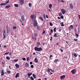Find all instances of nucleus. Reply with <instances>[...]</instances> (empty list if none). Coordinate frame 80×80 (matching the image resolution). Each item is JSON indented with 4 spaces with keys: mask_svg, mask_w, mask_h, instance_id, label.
Masks as SVG:
<instances>
[{
    "mask_svg": "<svg viewBox=\"0 0 80 80\" xmlns=\"http://www.w3.org/2000/svg\"><path fill=\"white\" fill-rule=\"evenodd\" d=\"M33 55H35V52H33Z\"/></svg>",
    "mask_w": 80,
    "mask_h": 80,
    "instance_id": "64",
    "label": "nucleus"
},
{
    "mask_svg": "<svg viewBox=\"0 0 80 80\" xmlns=\"http://www.w3.org/2000/svg\"><path fill=\"white\" fill-rule=\"evenodd\" d=\"M39 18L40 20H42V21H43V18L42 17H39Z\"/></svg>",
    "mask_w": 80,
    "mask_h": 80,
    "instance_id": "22",
    "label": "nucleus"
},
{
    "mask_svg": "<svg viewBox=\"0 0 80 80\" xmlns=\"http://www.w3.org/2000/svg\"><path fill=\"white\" fill-rule=\"evenodd\" d=\"M30 78L32 80H34V78H33L32 77H31Z\"/></svg>",
    "mask_w": 80,
    "mask_h": 80,
    "instance_id": "31",
    "label": "nucleus"
},
{
    "mask_svg": "<svg viewBox=\"0 0 80 80\" xmlns=\"http://www.w3.org/2000/svg\"><path fill=\"white\" fill-rule=\"evenodd\" d=\"M54 36L55 37H58V36L57 35V33H55L54 34Z\"/></svg>",
    "mask_w": 80,
    "mask_h": 80,
    "instance_id": "14",
    "label": "nucleus"
},
{
    "mask_svg": "<svg viewBox=\"0 0 80 80\" xmlns=\"http://www.w3.org/2000/svg\"><path fill=\"white\" fill-rule=\"evenodd\" d=\"M34 36L35 37H37V33H35L34 34Z\"/></svg>",
    "mask_w": 80,
    "mask_h": 80,
    "instance_id": "49",
    "label": "nucleus"
},
{
    "mask_svg": "<svg viewBox=\"0 0 80 80\" xmlns=\"http://www.w3.org/2000/svg\"><path fill=\"white\" fill-rule=\"evenodd\" d=\"M25 66L26 67H29V64L28 63H25Z\"/></svg>",
    "mask_w": 80,
    "mask_h": 80,
    "instance_id": "8",
    "label": "nucleus"
},
{
    "mask_svg": "<svg viewBox=\"0 0 80 80\" xmlns=\"http://www.w3.org/2000/svg\"><path fill=\"white\" fill-rule=\"evenodd\" d=\"M58 19H60V17H58Z\"/></svg>",
    "mask_w": 80,
    "mask_h": 80,
    "instance_id": "60",
    "label": "nucleus"
},
{
    "mask_svg": "<svg viewBox=\"0 0 80 80\" xmlns=\"http://www.w3.org/2000/svg\"><path fill=\"white\" fill-rule=\"evenodd\" d=\"M27 62H28V60H29V58L28 57L27 58Z\"/></svg>",
    "mask_w": 80,
    "mask_h": 80,
    "instance_id": "40",
    "label": "nucleus"
},
{
    "mask_svg": "<svg viewBox=\"0 0 80 80\" xmlns=\"http://www.w3.org/2000/svg\"><path fill=\"white\" fill-rule=\"evenodd\" d=\"M59 60L57 59H56L54 61L55 63H56V62H58Z\"/></svg>",
    "mask_w": 80,
    "mask_h": 80,
    "instance_id": "21",
    "label": "nucleus"
},
{
    "mask_svg": "<svg viewBox=\"0 0 80 80\" xmlns=\"http://www.w3.org/2000/svg\"><path fill=\"white\" fill-rule=\"evenodd\" d=\"M6 58L7 60H10V57L8 56L6 57Z\"/></svg>",
    "mask_w": 80,
    "mask_h": 80,
    "instance_id": "25",
    "label": "nucleus"
},
{
    "mask_svg": "<svg viewBox=\"0 0 80 80\" xmlns=\"http://www.w3.org/2000/svg\"><path fill=\"white\" fill-rule=\"evenodd\" d=\"M9 55H12V53H10L9 54Z\"/></svg>",
    "mask_w": 80,
    "mask_h": 80,
    "instance_id": "63",
    "label": "nucleus"
},
{
    "mask_svg": "<svg viewBox=\"0 0 80 80\" xmlns=\"http://www.w3.org/2000/svg\"><path fill=\"white\" fill-rule=\"evenodd\" d=\"M51 71L52 72V73H54L55 71L51 70Z\"/></svg>",
    "mask_w": 80,
    "mask_h": 80,
    "instance_id": "55",
    "label": "nucleus"
},
{
    "mask_svg": "<svg viewBox=\"0 0 80 80\" xmlns=\"http://www.w3.org/2000/svg\"><path fill=\"white\" fill-rule=\"evenodd\" d=\"M9 0H8V1L7 2H6V3H9Z\"/></svg>",
    "mask_w": 80,
    "mask_h": 80,
    "instance_id": "58",
    "label": "nucleus"
},
{
    "mask_svg": "<svg viewBox=\"0 0 80 80\" xmlns=\"http://www.w3.org/2000/svg\"><path fill=\"white\" fill-rule=\"evenodd\" d=\"M40 45V42H37V45L38 46V45Z\"/></svg>",
    "mask_w": 80,
    "mask_h": 80,
    "instance_id": "33",
    "label": "nucleus"
},
{
    "mask_svg": "<svg viewBox=\"0 0 80 80\" xmlns=\"http://www.w3.org/2000/svg\"><path fill=\"white\" fill-rule=\"evenodd\" d=\"M14 61L15 62H17L18 61V59H17V60H14Z\"/></svg>",
    "mask_w": 80,
    "mask_h": 80,
    "instance_id": "36",
    "label": "nucleus"
},
{
    "mask_svg": "<svg viewBox=\"0 0 80 80\" xmlns=\"http://www.w3.org/2000/svg\"><path fill=\"white\" fill-rule=\"evenodd\" d=\"M61 51L62 52H63V50H62V49H61Z\"/></svg>",
    "mask_w": 80,
    "mask_h": 80,
    "instance_id": "54",
    "label": "nucleus"
},
{
    "mask_svg": "<svg viewBox=\"0 0 80 80\" xmlns=\"http://www.w3.org/2000/svg\"><path fill=\"white\" fill-rule=\"evenodd\" d=\"M74 41H78V39H74Z\"/></svg>",
    "mask_w": 80,
    "mask_h": 80,
    "instance_id": "51",
    "label": "nucleus"
},
{
    "mask_svg": "<svg viewBox=\"0 0 80 80\" xmlns=\"http://www.w3.org/2000/svg\"><path fill=\"white\" fill-rule=\"evenodd\" d=\"M14 6L15 7H18V5L15 4H14Z\"/></svg>",
    "mask_w": 80,
    "mask_h": 80,
    "instance_id": "23",
    "label": "nucleus"
},
{
    "mask_svg": "<svg viewBox=\"0 0 80 80\" xmlns=\"http://www.w3.org/2000/svg\"><path fill=\"white\" fill-rule=\"evenodd\" d=\"M19 2L21 5H23L24 3V1L23 0H20Z\"/></svg>",
    "mask_w": 80,
    "mask_h": 80,
    "instance_id": "5",
    "label": "nucleus"
},
{
    "mask_svg": "<svg viewBox=\"0 0 80 80\" xmlns=\"http://www.w3.org/2000/svg\"><path fill=\"white\" fill-rule=\"evenodd\" d=\"M61 2H65V1H63V0H61Z\"/></svg>",
    "mask_w": 80,
    "mask_h": 80,
    "instance_id": "52",
    "label": "nucleus"
},
{
    "mask_svg": "<svg viewBox=\"0 0 80 80\" xmlns=\"http://www.w3.org/2000/svg\"><path fill=\"white\" fill-rule=\"evenodd\" d=\"M7 5V3H2L0 5Z\"/></svg>",
    "mask_w": 80,
    "mask_h": 80,
    "instance_id": "18",
    "label": "nucleus"
},
{
    "mask_svg": "<svg viewBox=\"0 0 80 80\" xmlns=\"http://www.w3.org/2000/svg\"><path fill=\"white\" fill-rule=\"evenodd\" d=\"M61 18H62V19L63 18H64L63 16H61Z\"/></svg>",
    "mask_w": 80,
    "mask_h": 80,
    "instance_id": "48",
    "label": "nucleus"
},
{
    "mask_svg": "<svg viewBox=\"0 0 80 80\" xmlns=\"http://www.w3.org/2000/svg\"><path fill=\"white\" fill-rule=\"evenodd\" d=\"M34 40H37V38H36L34 37Z\"/></svg>",
    "mask_w": 80,
    "mask_h": 80,
    "instance_id": "61",
    "label": "nucleus"
},
{
    "mask_svg": "<svg viewBox=\"0 0 80 80\" xmlns=\"http://www.w3.org/2000/svg\"><path fill=\"white\" fill-rule=\"evenodd\" d=\"M75 35H76V36H77V37H78V34H77V33H76Z\"/></svg>",
    "mask_w": 80,
    "mask_h": 80,
    "instance_id": "44",
    "label": "nucleus"
},
{
    "mask_svg": "<svg viewBox=\"0 0 80 80\" xmlns=\"http://www.w3.org/2000/svg\"><path fill=\"white\" fill-rule=\"evenodd\" d=\"M15 77L16 78H18V77H19V73H18L15 76Z\"/></svg>",
    "mask_w": 80,
    "mask_h": 80,
    "instance_id": "13",
    "label": "nucleus"
},
{
    "mask_svg": "<svg viewBox=\"0 0 80 80\" xmlns=\"http://www.w3.org/2000/svg\"><path fill=\"white\" fill-rule=\"evenodd\" d=\"M47 72H50V70H48L47 71Z\"/></svg>",
    "mask_w": 80,
    "mask_h": 80,
    "instance_id": "57",
    "label": "nucleus"
},
{
    "mask_svg": "<svg viewBox=\"0 0 80 80\" xmlns=\"http://www.w3.org/2000/svg\"><path fill=\"white\" fill-rule=\"evenodd\" d=\"M46 17L47 18H48V15H46Z\"/></svg>",
    "mask_w": 80,
    "mask_h": 80,
    "instance_id": "50",
    "label": "nucleus"
},
{
    "mask_svg": "<svg viewBox=\"0 0 80 80\" xmlns=\"http://www.w3.org/2000/svg\"><path fill=\"white\" fill-rule=\"evenodd\" d=\"M10 6L8 5L7 6H6L5 7V8H10Z\"/></svg>",
    "mask_w": 80,
    "mask_h": 80,
    "instance_id": "19",
    "label": "nucleus"
},
{
    "mask_svg": "<svg viewBox=\"0 0 80 80\" xmlns=\"http://www.w3.org/2000/svg\"><path fill=\"white\" fill-rule=\"evenodd\" d=\"M53 30H52V29H51V33H53Z\"/></svg>",
    "mask_w": 80,
    "mask_h": 80,
    "instance_id": "43",
    "label": "nucleus"
},
{
    "mask_svg": "<svg viewBox=\"0 0 80 80\" xmlns=\"http://www.w3.org/2000/svg\"><path fill=\"white\" fill-rule=\"evenodd\" d=\"M50 26H53V24L51 22H50Z\"/></svg>",
    "mask_w": 80,
    "mask_h": 80,
    "instance_id": "32",
    "label": "nucleus"
},
{
    "mask_svg": "<svg viewBox=\"0 0 80 80\" xmlns=\"http://www.w3.org/2000/svg\"><path fill=\"white\" fill-rule=\"evenodd\" d=\"M61 12L62 14H63V15H64V14H65V13H66V11H65V10L64 9H62Z\"/></svg>",
    "mask_w": 80,
    "mask_h": 80,
    "instance_id": "3",
    "label": "nucleus"
},
{
    "mask_svg": "<svg viewBox=\"0 0 80 80\" xmlns=\"http://www.w3.org/2000/svg\"><path fill=\"white\" fill-rule=\"evenodd\" d=\"M71 28L72 29H73V26L72 25H71L70 26Z\"/></svg>",
    "mask_w": 80,
    "mask_h": 80,
    "instance_id": "29",
    "label": "nucleus"
},
{
    "mask_svg": "<svg viewBox=\"0 0 80 80\" xmlns=\"http://www.w3.org/2000/svg\"><path fill=\"white\" fill-rule=\"evenodd\" d=\"M31 6H32V4H31V3H29V7H31Z\"/></svg>",
    "mask_w": 80,
    "mask_h": 80,
    "instance_id": "34",
    "label": "nucleus"
},
{
    "mask_svg": "<svg viewBox=\"0 0 80 80\" xmlns=\"http://www.w3.org/2000/svg\"><path fill=\"white\" fill-rule=\"evenodd\" d=\"M31 68H33L34 66H33V65H32L31 66Z\"/></svg>",
    "mask_w": 80,
    "mask_h": 80,
    "instance_id": "41",
    "label": "nucleus"
},
{
    "mask_svg": "<svg viewBox=\"0 0 80 80\" xmlns=\"http://www.w3.org/2000/svg\"><path fill=\"white\" fill-rule=\"evenodd\" d=\"M30 65H32L33 64V62H30Z\"/></svg>",
    "mask_w": 80,
    "mask_h": 80,
    "instance_id": "45",
    "label": "nucleus"
},
{
    "mask_svg": "<svg viewBox=\"0 0 80 80\" xmlns=\"http://www.w3.org/2000/svg\"><path fill=\"white\" fill-rule=\"evenodd\" d=\"M78 16H79V20H80V15H79Z\"/></svg>",
    "mask_w": 80,
    "mask_h": 80,
    "instance_id": "56",
    "label": "nucleus"
},
{
    "mask_svg": "<svg viewBox=\"0 0 80 80\" xmlns=\"http://www.w3.org/2000/svg\"><path fill=\"white\" fill-rule=\"evenodd\" d=\"M6 32L7 33H9V31H8V28H7V29H6Z\"/></svg>",
    "mask_w": 80,
    "mask_h": 80,
    "instance_id": "24",
    "label": "nucleus"
},
{
    "mask_svg": "<svg viewBox=\"0 0 80 80\" xmlns=\"http://www.w3.org/2000/svg\"><path fill=\"white\" fill-rule=\"evenodd\" d=\"M74 56L75 57H77V54H76L75 53H74Z\"/></svg>",
    "mask_w": 80,
    "mask_h": 80,
    "instance_id": "30",
    "label": "nucleus"
},
{
    "mask_svg": "<svg viewBox=\"0 0 80 80\" xmlns=\"http://www.w3.org/2000/svg\"><path fill=\"white\" fill-rule=\"evenodd\" d=\"M44 79H45V80H47V78H44Z\"/></svg>",
    "mask_w": 80,
    "mask_h": 80,
    "instance_id": "62",
    "label": "nucleus"
},
{
    "mask_svg": "<svg viewBox=\"0 0 80 80\" xmlns=\"http://www.w3.org/2000/svg\"><path fill=\"white\" fill-rule=\"evenodd\" d=\"M7 72L8 73H11V71H7Z\"/></svg>",
    "mask_w": 80,
    "mask_h": 80,
    "instance_id": "42",
    "label": "nucleus"
},
{
    "mask_svg": "<svg viewBox=\"0 0 80 80\" xmlns=\"http://www.w3.org/2000/svg\"><path fill=\"white\" fill-rule=\"evenodd\" d=\"M9 52H7L4 53V55H8Z\"/></svg>",
    "mask_w": 80,
    "mask_h": 80,
    "instance_id": "39",
    "label": "nucleus"
},
{
    "mask_svg": "<svg viewBox=\"0 0 80 80\" xmlns=\"http://www.w3.org/2000/svg\"><path fill=\"white\" fill-rule=\"evenodd\" d=\"M56 28H57L56 27L54 28L53 31H54V32H56Z\"/></svg>",
    "mask_w": 80,
    "mask_h": 80,
    "instance_id": "28",
    "label": "nucleus"
},
{
    "mask_svg": "<svg viewBox=\"0 0 80 80\" xmlns=\"http://www.w3.org/2000/svg\"><path fill=\"white\" fill-rule=\"evenodd\" d=\"M33 23V25L34 27H37V21H34Z\"/></svg>",
    "mask_w": 80,
    "mask_h": 80,
    "instance_id": "4",
    "label": "nucleus"
},
{
    "mask_svg": "<svg viewBox=\"0 0 80 80\" xmlns=\"http://www.w3.org/2000/svg\"><path fill=\"white\" fill-rule=\"evenodd\" d=\"M52 4H49V8H52Z\"/></svg>",
    "mask_w": 80,
    "mask_h": 80,
    "instance_id": "17",
    "label": "nucleus"
},
{
    "mask_svg": "<svg viewBox=\"0 0 80 80\" xmlns=\"http://www.w3.org/2000/svg\"><path fill=\"white\" fill-rule=\"evenodd\" d=\"M22 59L24 61H25V60H26V58H22Z\"/></svg>",
    "mask_w": 80,
    "mask_h": 80,
    "instance_id": "35",
    "label": "nucleus"
},
{
    "mask_svg": "<svg viewBox=\"0 0 80 80\" xmlns=\"http://www.w3.org/2000/svg\"><path fill=\"white\" fill-rule=\"evenodd\" d=\"M21 19L22 21H24L25 20V18H24V16L22 15L21 16Z\"/></svg>",
    "mask_w": 80,
    "mask_h": 80,
    "instance_id": "10",
    "label": "nucleus"
},
{
    "mask_svg": "<svg viewBox=\"0 0 80 80\" xmlns=\"http://www.w3.org/2000/svg\"><path fill=\"white\" fill-rule=\"evenodd\" d=\"M7 28H8V26H6V29H7Z\"/></svg>",
    "mask_w": 80,
    "mask_h": 80,
    "instance_id": "59",
    "label": "nucleus"
},
{
    "mask_svg": "<svg viewBox=\"0 0 80 80\" xmlns=\"http://www.w3.org/2000/svg\"><path fill=\"white\" fill-rule=\"evenodd\" d=\"M34 49L36 51H38V52H40V51H42L43 49L42 48H37V47H35L34 48Z\"/></svg>",
    "mask_w": 80,
    "mask_h": 80,
    "instance_id": "1",
    "label": "nucleus"
},
{
    "mask_svg": "<svg viewBox=\"0 0 80 80\" xmlns=\"http://www.w3.org/2000/svg\"><path fill=\"white\" fill-rule=\"evenodd\" d=\"M59 16H62V13L61 12L59 13Z\"/></svg>",
    "mask_w": 80,
    "mask_h": 80,
    "instance_id": "37",
    "label": "nucleus"
},
{
    "mask_svg": "<svg viewBox=\"0 0 80 80\" xmlns=\"http://www.w3.org/2000/svg\"><path fill=\"white\" fill-rule=\"evenodd\" d=\"M61 26H62V27H64V24H63V22H61Z\"/></svg>",
    "mask_w": 80,
    "mask_h": 80,
    "instance_id": "26",
    "label": "nucleus"
},
{
    "mask_svg": "<svg viewBox=\"0 0 80 80\" xmlns=\"http://www.w3.org/2000/svg\"><path fill=\"white\" fill-rule=\"evenodd\" d=\"M31 18L32 19V20H35V19H34V18H33V15H32L31 16Z\"/></svg>",
    "mask_w": 80,
    "mask_h": 80,
    "instance_id": "16",
    "label": "nucleus"
},
{
    "mask_svg": "<svg viewBox=\"0 0 80 80\" xmlns=\"http://www.w3.org/2000/svg\"><path fill=\"white\" fill-rule=\"evenodd\" d=\"M5 32H6V31L5 29L3 30V38L4 39V38H5V37H6V35H5Z\"/></svg>",
    "mask_w": 80,
    "mask_h": 80,
    "instance_id": "2",
    "label": "nucleus"
},
{
    "mask_svg": "<svg viewBox=\"0 0 80 80\" xmlns=\"http://www.w3.org/2000/svg\"><path fill=\"white\" fill-rule=\"evenodd\" d=\"M34 62L35 63H38V61L37 58H36L34 59Z\"/></svg>",
    "mask_w": 80,
    "mask_h": 80,
    "instance_id": "9",
    "label": "nucleus"
},
{
    "mask_svg": "<svg viewBox=\"0 0 80 80\" xmlns=\"http://www.w3.org/2000/svg\"><path fill=\"white\" fill-rule=\"evenodd\" d=\"M71 72L72 74H75L76 73V70H72Z\"/></svg>",
    "mask_w": 80,
    "mask_h": 80,
    "instance_id": "11",
    "label": "nucleus"
},
{
    "mask_svg": "<svg viewBox=\"0 0 80 80\" xmlns=\"http://www.w3.org/2000/svg\"><path fill=\"white\" fill-rule=\"evenodd\" d=\"M28 78H30V75H31V74H30V73H28Z\"/></svg>",
    "mask_w": 80,
    "mask_h": 80,
    "instance_id": "27",
    "label": "nucleus"
},
{
    "mask_svg": "<svg viewBox=\"0 0 80 80\" xmlns=\"http://www.w3.org/2000/svg\"><path fill=\"white\" fill-rule=\"evenodd\" d=\"M65 78V75H63L62 76H61L60 77V78L61 80H62L63 78Z\"/></svg>",
    "mask_w": 80,
    "mask_h": 80,
    "instance_id": "7",
    "label": "nucleus"
},
{
    "mask_svg": "<svg viewBox=\"0 0 80 80\" xmlns=\"http://www.w3.org/2000/svg\"><path fill=\"white\" fill-rule=\"evenodd\" d=\"M50 38H51L50 39V41H52V37H51Z\"/></svg>",
    "mask_w": 80,
    "mask_h": 80,
    "instance_id": "46",
    "label": "nucleus"
},
{
    "mask_svg": "<svg viewBox=\"0 0 80 80\" xmlns=\"http://www.w3.org/2000/svg\"><path fill=\"white\" fill-rule=\"evenodd\" d=\"M32 76L34 78H37V77L36 76V75H35V74H32Z\"/></svg>",
    "mask_w": 80,
    "mask_h": 80,
    "instance_id": "20",
    "label": "nucleus"
},
{
    "mask_svg": "<svg viewBox=\"0 0 80 80\" xmlns=\"http://www.w3.org/2000/svg\"><path fill=\"white\" fill-rule=\"evenodd\" d=\"M17 28V27H16V26H14L13 27V29H15Z\"/></svg>",
    "mask_w": 80,
    "mask_h": 80,
    "instance_id": "38",
    "label": "nucleus"
},
{
    "mask_svg": "<svg viewBox=\"0 0 80 80\" xmlns=\"http://www.w3.org/2000/svg\"><path fill=\"white\" fill-rule=\"evenodd\" d=\"M4 73H5V72H3V71L2 70V72H1V75H2V76H3V75H4Z\"/></svg>",
    "mask_w": 80,
    "mask_h": 80,
    "instance_id": "12",
    "label": "nucleus"
},
{
    "mask_svg": "<svg viewBox=\"0 0 80 80\" xmlns=\"http://www.w3.org/2000/svg\"><path fill=\"white\" fill-rule=\"evenodd\" d=\"M44 33H45V30L43 31V32L42 33V34H44Z\"/></svg>",
    "mask_w": 80,
    "mask_h": 80,
    "instance_id": "47",
    "label": "nucleus"
},
{
    "mask_svg": "<svg viewBox=\"0 0 80 80\" xmlns=\"http://www.w3.org/2000/svg\"><path fill=\"white\" fill-rule=\"evenodd\" d=\"M53 57V56L52 55H50V58H52Z\"/></svg>",
    "mask_w": 80,
    "mask_h": 80,
    "instance_id": "53",
    "label": "nucleus"
},
{
    "mask_svg": "<svg viewBox=\"0 0 80 80\" xmlns=\"http://www.w3.org/2000/svg\"><path fill=\"white\" fill-rule=\"evenodd\" d=\"M70 8L71 9H73V4L72 3L70 4Z\"/></svg>",
    "mask_w": 80,
    "mask_h": 80,
    "instance_id": "6",
    "label": "nucleus"
},
{
    "mask_svg": "<svg viewBox=\"0 0 80 80\" xmlns=\"http://www.w3.org/2000/svg\"><path fill=\"white\" fill-rule=\"evenodd\" d=\"M15 66H16V68H19V67H20L19 65L18 64H15Z\"/></svg>",
    "mask_w": 80,
    "mask_h": 80,
    "instance_id": "15",
    "label": "nucleus"
}]
</instances>
